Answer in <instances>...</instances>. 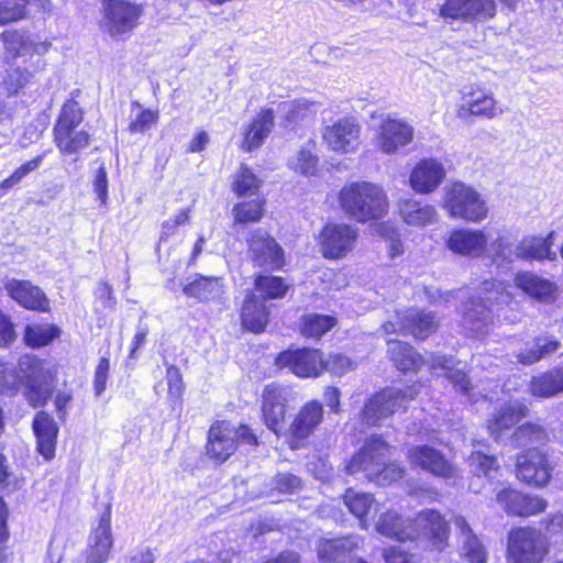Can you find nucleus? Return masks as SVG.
Returning a JSON list of instances; mask_svg holds the SVG:
<instances>
[{
	"mask_svg": "<svg viewBox=\"0 0 563 563\" xmlns=\"http://www.w3.org/2000/svg\"><path fill=\"white\" fill-rule=\"evenodd\" d=\"M488 238L479 229H456L453 230L445 241V246L452 253L468 257L478 258L486 254Z\"/></svg>",
	"mask_w": 563,
	"mask_h": 563,
	"instance_id": "obj_17",
	"label": "nucleus"
},
{
	"mask_svg": "<svg viewBox=\"0 0 563 563\" xmlns=\"http://www.w3.org/2000/svg\"><path fill=\"white\" fill-rule=\"evenodd\" d=\"M82 120L78 102L68 100L64 103L54 126V142L60 153L74 154L89 144L88 132L80 128Z\"/></svg>",
	"mask_w": 563,
	"mask_h": 563,
	"instance_id": "obj_4",
	"label": "nucleus"
},
{
	"mask_svg": "<svg viewBox=\"0 0 563 563\" xmlns=\"http://www.w3.org/2000/svg\"><path fill=\"white\" fill-rule=\"evenodd\" d=\"M516 285L527 295L537 298L540 301H550L554 299L555 285L548 279L541 278L532 273H521L516 277Z\"/></svg>",
	"mask_w": 563,
	"mask_h": 563,
	"instance_id": "obj_40",
	"label": "nucleus"
},
{
	"mask_svg": "<svg viewBox=\"0 0 563 563\" xmlns=\"http://www.w3.org/2000/svg\"><path fill=\"white\" fill-rule=\"evenodd\" d=\"M249 247L251 257L257 266L272 271L283 266V249L266 232L262 230L254 231L249 240Z\"/></svg>",
	"mask_w": 563,
	"mask_h": 563,
	"instance_id": "obj_20",
	"label": "nucleus"
},
{
	"mask_svg": "<svg viewBox=\"0 0 563 563\" xmlns=\"http://www.w3.org/2000/svg\"><path fill=\"white\" fill-rule=\"evenodd\" d=\"M388 354L395 366L401 372L416 369L420 362V355L412 346L397 340L388 341Z\"/></svg>",
	"mask_w": 563,
	"mask_h": 563,
	"instance_id": "obj_44",
	"label": "nucleus"
},
{
	"mask_svg": "<svg viewBox=\"0 0 563 563\" xmlns=\"http://www.w3.org/2000/svg\"><path fill=\"white\" fill-rule=\"evenodd\" d=\"M342 210L358 222L377 220L387 214L388 199L385 191L368 181L344 186L339 194Z\"/></svg>",
	"mask_w": 563,
	"mask_h": 563,
	"instance_id": "obj_3",
	"label": "nucleus"
},
{
	"mask_svg": "<svg viewBox=\"0 0 563 563\" xmlns=\"http://www.w3.org/2000/svg\"><path fill=\"white\" fill-rule=\"evenodd\" d=\"M44 156L45 153L37 155L33 159L18 167L8 178L3 179L0 184V196H2V191H7L13 188L30 173L36 170L42 165Z\"/></svg>",
	"mask_w": 563,
	"mask_h": 563,
	"instance_id": "obj_54",
	"label": "nucleus"
},
{
	"mask_svg": "<svg viewBox=\"0 0 563 563\" xmlns=\"http://www.w3.org/2000/svg\"><path fill=\"white\" fill-rule=\"evenodd\" d=\"M398 211L402 221L410 227L423 228L438 222L439 213L434 206L415 198L400 199Z\"/></svg>",
	"mask_w": 563,
	"mask_h": 563,
	"instance_id": "obj_28",
	"label": "nucleus"
},
{
	"mask_svg": "<svg viewBox=\"0 0 563 563\" xmlns=\"http://www.w3.org/2000/svg\"><path fill=\"white\" fill-rule=\"evenodd\" d=\"M402 329L417 339H426L435 331L438 322L435 316L418 309H409L401 322Z\"/></svg>",
	"mask_w": 563,
	"mask_h": 563,
	"instance_id": "obj_38",
	"label": "nucleus"
},
{
	"mask_svg": "<svg viewBox=\"0 0 563 563\" xmlns=\"http://www.w3.org/2000/svg\"><path fill=\"white\" fill-rule=\"evenodd\" d=\"M4 289L13 300L26 309L43 312L49 310L46 295L29 280L10 279L4 284Z\"/></svg>",
	"mask_w": 563,
	"mask_h": 563,
	"instance_id": "obj_26",
	"label": "nucleus"
},
{
	"mask_svg": "<svg viewBox=\"0 0 563 563\" xmlns=\"http://www.w3.org/2000/svg\"><path fill=\"white\" fill-rule=\"evenodd\" d=\"M528 415L529 408L522 401L514 400L503 405L488 420L489 434L495 441L505 442L511 434L509 431Z\"/></svg>",
	"mask_w": 563,
	"mask_h": 563,
	"instance_id": "obj_18",
	"label": "nucleus"
},
{
	"mask_svg": "<svg viewBox=\"0 0 563 563\" xmlns=\"http://www.w3.org/2000/svg\"><path fill=\"white\" fill-rule=\"evenodd\" d=\"M343 499L349 510L361 520L362 528H366L367 525L364 521V518L368 515L374 505L373 496L371 494L358 493L350 488L345 492Z\"/></svg>",
	"mask_w": 563,
	"mask_h": 563,
	"instance_id": "obj_46",
	"label": "nucleus"
},
{
	"mask_svg": "<svg viewBox=\"0 0 563 563\" xmlns=\"http://www.w3.org/2000/svg\"><path fill=\"white\" fill-rule=\"evenodd\" d=\"M255 286L269 298L284 297L287 291V286L277 276L260 275L255 280Z\"/></svg>",
	"mask_w": 563,
	"mask_h": 563,
	"instance_id": "obj_62",
	"label": "nucleus"
},
{
	"mask_svg": "<svg viewBox=\"0 0 563 563\" xmlns=\"http://www.w3.org/2000/svg\"><path fill=\"white\" fill-rule=\"evenodd\" d=\"M468 465L471 472L477 477L483 475L490 478L493 473L498 471L496 459L481 452H473L468 456Z\"/></svg>",
	"mask_w": 563,
	"mask_h": 563,
	"instance_id": "obj_56",
	"label": "nucleus"
},
{
	"mask_svg": "<svg viewBox=\"0 0 563 563\" xmlns=\"http://www.w3.org/2000/svg\"><path fill=\"white\" fill-rule=\"evenodd\" d=\"M453 525L459 531L461 553L471 563H486L487 554L478 538L473 533L468 522L463 516H454Z\"/></svg>",
	"mask_w": 563,
	"mask_h": 563,
	"instance_id": "obj_32",
	"label": "nucleus"
},
{
	"mask_svg": "<svg viewBox=\"0 0 563 563\" xmlns=\"http://www.w3.org/2000/svg\"><path fill=\"white\" fill-rule=\"evenodd\" d=\"M357 230L345 223H329L319 234L321 253L325 258H342L350 253L357 241Z\"/></svg>",
	"mask_w": 563,
	"mask_h": 563,
	"instance_id": "obj_10",
	"label": "nucleus"
},
{
	"mask_svg": "<svg viewBox=\"0 0 563 563\" xmlns=\"http://www.w3.org/2000/svg\"><path fill=\"white\" fill-rule=\"evenodd\" d=\"M166 379L168 385V399L170 406L175 409L181 404L184 383L179 368L174 365L167 367Z\"/></svg>",
	"mask_w": 563,
	"mask_h": 563,
	"instance_id": "obj_59",
	"label": "nucleus"
},
{
	"mask_svg": "<svg viewBox=\"0 0 563 563\" xmlns=\"http://www.w3.org/2000/svg\"><path fill=\"white\" fill-rule=\"evenodd\" d=\"M529 388L533 397L551 398L558 396L550 369L533 376L530 380Z\"/></svg>",
	"mask_w": 563,
	"mask_h": 563,
	"instance_id": "obj_58",
	"label": "nucleus"
},
{
	"mask_svg": "<svg viewBox=\"0 0 563 563\" xmlns=\"http://www.w3.org/2000/svg\"><path fill=\"white\" fill-rule=\"evenodd\" d=\"M428 362L432 369L439 368L444 371V375L457 390L465 395L468 394L471 389L470 379L463 368L457 367L452 358L445 355L433 354Z\"/></svg>",
	"mask_w": 563,
	"mask_h": 563,
	"instance_id": "obj_42",
	"label": "nucleus"
},
{
	"mask_svg": "<svg viewBox=\"0 0 563 563\" xmlns=\"http://www.w3.org/2000/svg\"><path fill=\"white\" fill-rule=\"evenodd\" d=\"M405 470L396 463L383 464L375 471V475L371 476L368 481L374 482L379 486H388L404 477Z\"/></svg>",
	"mask_w": 563,
	"mask_h": 563,
	"instance_id": "obj_60",
	"label": "nucleus"
},
{
	"mask_svg": "<svg viewBox=\"0 0 563 563\" xmlns=\"http://www.w3.org/2000/svg\"><path fill=\"white\" fill-rule=\"evenodd\" d=\"M314 144L309 142L290 161L289 166L296 173L305 176L314 175L318 167V157L313 153Z\"/></svg>",
	"mask_w": 563,
	"mask_h": 563,
	"instance_id": "obj_49",
	"label": "nucleus"
},
{
	"mask_svg": "<svg viewBox=\"0 0 563 563\" xmlns=\"http://www.w3.org/2000/svg\"><path fill=\"white\" fill-rule=\"evenodd\" d=\"M323 418V407L317 400L308 401L298 411L289 427V433L300 440L307 439L320 424Z\"/></svg>",
	"mask_w": 563,
	"mask_h": 563,
	"instance_id": "obj_31",
	"label": "nucleus"
},
{
	"mask_svg": "<svg viewBox=\"0 0 563 563\" xmlns=\"http://www.w3.org/2000/svg\"><path fill=\"white\" fill-rule=\"evenodd\" d=\"M416 386L405 388L389 387L373 395L364 405L362 419L368 426L378 424L415 399L418 395Z\"/></svg>",
	"mask_w": 563,
	"mask_h": 563,
	"instance_id": "obj_7",
	"label": "nucleus"
},
{
	"mask_svg": "<svg viewBox=\"0 0 563 563\" xmlns=\"http://www.w3.org/2000/svg\"><path fill=\"white\" fill-rule=\"evenodd\" d=\"M265 199L257 196L251 201H243L232 209L235 223L258 222L263 217Z\"/></svg>",
	"mask_w": 563,
	"mask_h": 563,
	"instance_id": "obj_47",
	"label": "nucleus"
},
{
	"mask_svg": "<svg viewBox=\"0 0 563 563\" xmlns=\"http://www.w3.org/2000/svg\"><path fill=\"white\" fill-rule=\"evenodd\" d=\"M553 467L547 453L536 448L517 457V477L536 487H543L549 483Z\"/></svg>",
	"mask_w": 563,
	"mask_h": 563,
	"instance_id": "obj_13",
	"label": "nucleus"
},
{
	"mask_svg": "<svg viewBox=\"0 0 563 563\" xmlns=\"http://www.w3.org/2000/svg\"><path fill=\"white\" fill-rule=\"evenodd\" d=\"M131 107L133 109H140V112L135 115V118H131L128 126L130 133H145L157 123L159 118L158 111L142 109V106L139 101H133Z\"/></svg>",
	"mask_w": 563,
	"mask_h": 563,
	"instance_id": "obj_50",
	"label": "nucleus"
},
{
	"mask_svg": "<svg viewBox=\"0 0 563 563\" xmlns=\"http://www.w3.org/2000/svg\"><path fill=\"white\" fill-rule=\"evenodd\" d=\"M483 292L485 297L471 300L464 309L462 325L472 335H481L493 321V310L488 302H501L508 298V294L500 283L484 282Z\"/></svg>",
	"mask_w": 563,
	"mask_h": 563,
	"instance_id": "obj_6",
	"label": "nucleus"
},
{
	"mask_svg": "<svg viewBox=\"0 0 563 563\" xmlns=\"http://www.w3.org/2000/svg\"><path fill=\"white\" fill-rule=\"evenodd\" d=\"M262 398L264 423L269 430L278 434L285 422L287 402L285 391L276 385H268L265 387Z\"/></svg>",
	"mask_w": 563,
	"mask_h": 563,
	"instance_id": "obj_24",
	"label": "nucleus"
},
{
	"mask_svg": "<svg viewBox=\"0 0 563 563\" xmlns=\"http://www.w3.org/2000/svg\"><path fill=\"white\" fill-rule=\"evenodd\" d=\"M486 254L498 265L520 260V242L516 243L508 234H498L487 245Z\"/></svg>",
	"mask_w": 563,
	"mask_h": 563,
	"instance_id": "obj_41",
	"label": "nucleus"
},
{
	"mask_svg": "<svg viewBox=\"0 0 563 563\" xmlns=\"http://www.w3.org/2000/svg\"><path fill=\"white\" fill-rule=\"evenodd\" d=\"M241 321L243 327L250 331H263L268 322L265 300L254 294H249L242 306Z\"/></svg>",
	"mask_w": 563,
	"mask_h": 563,
	"instance_id": "obj_36",
	"label": "nucleus"
},
{
	"mask_svg": "<svg viewBox=\"0 0 563 563\" xmlns=\"http://www.w3.org/2000/svg\"><path fill=\"white\" fill-rule=\"evenodd\" d=\"M376 531L401 542L420 537L428 538L439 550L444 547L449 538L446 521L438 511L430 509L421 511L415 520L405 519L396 511L388 510L379 516Z\"/></svg>",
	"mask_w": 563,
	"mask_h": 563,
	"instance_id": "obj_2",
	"label": "nucleus"
},
{
	"mask_svg": "<svg viewBox=\"0 0 563 563\" xmlns=\"http://www.w3.org/2000/svg\"><path fill=\"white\" fill-rule=\"evenodd\" d=\"M280 367H288L299 377H317L324 371V360L318 350L285 351L277 357Z\"/></svg>",
	"mask_w": 563,
	"mask_h": 563,
	"instance_id": "obj_15",
	"label": "nucleus"
},
{
	"mask_svg": "<svg viewBox=\"0 0 563 563\" xmlns=\"http://www.w3.org/2000/svg\"><path fill=\"white\" fill-rule=\"evenodd\" d=\"M389 453V445L382 437L373 435L368 438L363 446L351 457L345 466L346 472L351 475L362 472L369 479L375 475Z\"/></svg>",
	"mask_w": 563,
	"mask_h": 563,
	"instance_id": "obj_12",
	"label": "nucleus"
},
{
	"mask_svg": "<svg viewBox=\"0 0 563 563\" xmlns=\"http://www.w3.org/2000/svg\"><path fill=\"white\" fill-rule=\"evenodd\" d=\"M443 209L450 217L470 222H479L488 216V207L482 195L461 181L445 188Z\"/></svg>",
	"mask_w": 563,
	"mask_h": 563,
	"instance_id": "obj_5",
	"label": "nucleus"
},
{
	"mask_svg": "<svg viewBox=\"0 0 563 563\" xmlns=\"http://www.w3.org/2000/svg\"><path fill=\"white\" fill-rule=\"evenodd\" d=\"M408 457L411 464L432 473L444 479L459 477L457 470L437 449L428 445H418L409 451Z\"/></svg>",
	"mask_w": 563,
	"mask_h": 563,
	"instance_id": "obj_21",
	"label": "nucleus"
},
{
	"mask_svg": "<svg viewBox=\"0 0 563 563\" xmlns=\"http://www.w3.org/2000/svg\"><path fill=\"white\" fill-rule=\"evenodd\" d=\"M445 177V169L437 159H422L411 170L409 183L418 194L434 191Z\"/></svg>",
	"mask_w": 563,
	"mask_h": 563,
	"instance_id": "obj_25",
	"label": "nucleus"
},
{
	"mask_svg": "<svg viewBox=\"0 0 563 563\" xmlns=\"http://www.w3.org/2000/svg\"><path fill=\"white\" fill-rule=\"evenodd\" d=\"M321 103L306 98L283 102L279 104L286 128H292L300 122L311 119L320 108Z\"/></svg>",
	"mask_w": 563,
	"mask_h": 563,
	"instance_id": "obj_39",
	"label": "nucleus"
},
{
	"mask_svg": "<svg viewBox=\"0 0 563 563\" xmlns=\"http://www.w3.org/2000/svg\"><path fill=\"white\" fill-rule=\"evenodd\" d=\"M44 156L45 153L37 155L33 159L18 167L8 178L3 179L0 184V196H2V191H7L13 188L30 173L36 170L42 165Z\"/></svg>",
	"mask_w": 563,
	"mask_h": 563,
	"instance_id": "obj_52",
	"label": "nucleus"
},
{
	"mask_svg": "<svg viewBox=\"0 0 563 563\" xmlns=\"http://www.w3.org/2000/svg\"><path fill=\"white\" fill-rule=\"evenodd\" d=\"M503 112L493 91L474 86L463 92L461 104L457 108L460 119H466L470 115L494 119Z\"/></svg>",
	"mask_w": 563,
	"mask_h": 563,
	"instance_id": "obj_14",
	"label": "nucleus"
},
{
	"mask_svg": "<svg viewBox=\"0 0 563 563\" xmlns=\"http://www.w3.org/2000/svg\"><path fill=\"white\" fill-rule=\"evenodd\" d=\"M334 325V319L322 314H308L303 318L301 332L307 338H320Z\"/></svg>",
	"mask_w": 563,
	"mask_h": 563,
	"instance_id": "obj_51",
	"label": "nucleus"
},
{
	"mask_svg": "<svg viewBox=\"0 0 563 563\" xmlns=\"http://www.w3.org/2000/svg\"><path fill=\"white\" fill-rule=\"evenodd\" d=\"M548 553L547 538L537 529L518 528L508 536L510 563H541Z\"/></svg>",
	"mask_w": 563,
	"mask_h": 563,
	"instance_id": "obj_8",
	"label": "nucleus"
},
{
	"mask_svg": "<svg viewBox=\"0 0 563 563\" xmlns=\"http://www.w3.org/2000/svg\"><path fill=\"white\" fill-rule=\"evenodd\" d=\"M357 547L358 538L354 536L325 539L318 545V558L323 563H346Z\"/></svg>",
	"mask_w": 563,
	"mask_h": 563,
	"instance_id": "obj_30",
	"label": "nucleus"
},
{
	"mask_svg": "<svg viewBox=\"0 0 563 563\" xmlns=\"http://www.w3.org/2000/svg\"><path fill=\"white\" fill-rule=\"evenodd\" d=\"M56 367L53 363L34 355L19 358L16 368L0 363V393L14 395L24 387V396L34 407L44 406L55 388Z\"/></svg>",
	"mask_w": 563,
	"mask_h": 563,
	"instance_id": "obj_1",
	"label": "nucleus"
},
{
	"mask_svg": "<svg viewBox=\"0 0 563 563\" xmlns=\"http://www.w3.org/2000/svg\"><path fill=\"white\" fill-rule=\"evenodd\" d=\"M560 347V342L553 336L540 335L534 338L531 342L526 343V346L518 349L515 356L518 362L523 365H531L539 362L541 358L551 355Z\"/></svg>",
	"mask_w": 563,
	"mask_h": 563,
	"instance_id": "obj_34",
	"label": "nucleus"
},
{
	"mask_svg": "<svg viewBox=\"0 0 563 563\" xmlns=\"http://www.w3.org/2000/svg\"><path fill=\"white\" fill-rule=\"evenodd\" d=\"M361 126L350 118L338 120L323 131V141L328 148L338 153L354 152L360 143Z\"/></svg>",
	"mask_w": 563,
	"mask_h": 563,
	"instance_id": "obj_16",
	"label": "nucleus"
},
{
	"mask_svg": "<svg viewBox=\"0 0 563 563\" xmlns=\"http://www.w3.org/2000/svg\"><path fill=\"white\" fill-rule=\"evenodd\" d=\"M102 26L117 36L132 31L142 14V8L129 0H104Z\"/></svg>",
	"mask_w": 563,
	"mask_h": 563,
	"instance_id": "obj_9",
	"label": "nucleus"
},
{
	"mask_svg": "<svg viewBox=\"0 0 563 563\" xmlns=\"http://www.w3.org/2000/svg\"><path fill=\"white\" fill-rule=\"evenodd\" d=\"M44 156L45 153L37 155L33 159L18 167L8 178L3 179L0 184V196H2V191H7L13 188L30 173L36 170L42 165Z\"/></svg>",
	"mask_w": 563,
	"mask_h": 563,
	"instance_id": "obj_55",
	"label": "nucleus"
},
{
	"mask_svg": "<svg viewBox=\"0 0 563 563\" xmlns=\"http://www.w3.org/2000/svg\"><path fill=\"white\" fill-rule=\"evenodd\" d=\"M258 188L260 180L246 166H242L241 173L233 185L234 192L240 197L253 196L256 195Z\"/></svg>",
	"mask_w": 563,
	"mask_h": 563,
	"instance_id": "obj_61",
	"label": "nucleus"
},
{
	"mask_svg": "<svg viewBox=\"0 0 563 563\" xmlns=\"http://www.w3.org/2000/svg\"><path fill=\"white\" fill-rule=\"evenodd\" d=\"M472 2L473 0H445L439 14L444 20L472 23Z\"/></svg>",
	"mask_w": 563,
	"mask_h": 563,
	"instance_id": "obj_48",
	"label": "nucleus"
},
{
	"mask_svg": "<svg viewBox=\"0 0 563 563\" xmlns=\"http://www.w3.org/2000/svg\"><path fill=\"white\" fill-rule=\"evenodd\" d=\"M271 485V489L279 494H296L301 488V479L291 473H278Z\"/></svg>",
	"mask_w": 563,
	"mask_h": 563,
	"instance_id": "obj_63",
	"label": "nucleus"
},
{
	"mask_svg": "<svg viewBox=\"0 0 563 563\" xmlns=\"http://www.w3.org/2000/svg\"><path fill=\"white\" fill-rule=\"evenodd\" d=\"M548 440L544 427L538 423L526 422L518 426L509 435L508 441L514 448H528L543 444Z\"/></svg>",
	"mask_w": 563,
	"mask_h": 563,
	"instance_id": "obj_43",
	"label": "nucleus"
},
{
	"mask_svg": "<svg viewBox=\"0 0 563 563\" xmlns=\"http://www.w3.org/2000/svg\"><path fill=\"white\" fill-rule=\"evenodd\" d=\"M274 126L272 109L262 110L244 132L243 148L251 152L260 147Z\"/></svg>",
	"mask_w": 563,
	"mask_h": 563,
	"instance_id": "obj_35",
	"label": "nucleus"
},
{
	"mask_svg": "<svg viewBox=\"0 0 563 563\" xmlns=\"http://www.w3.org/2000/svg\"><path fill=\"white\" fill-rule=\"evenodd\" d=\"M183 292L187 297L199 301H212L222 297L224 286L220 278L195 275L191 280L184 285Z\"/></svg>",
	"mask_w": 563,
	"mask_h": 563,
	"instance_id": "obj_33",
	"label": "nucleus"
},
{
	"mask_svg": "<svg viewBox=\"0 0 563 563\" xmlns=\"http://www.w3.org/2000/svg\"><path fill=\"white\" fill-rule=\"evenodd\" d=\"M415 129L405 120L387 117L379 123L374 143L384 154H395L413 141Z\"/></svg>",
	"mask_w": 563,
	"mask_h": 563,
	"instance_id": "obj_11",
	"label": "nucleus"
},
{
	"mask_svg": "<svg viewBox=\"0 0 563 563\" xmlns=\"http://www.w3.org/2000/svg\"><path fill=\"white\" fill-rule=\"evenodd\" d=\"M33 430L36 437L38 453L45 460H52L55 456L56 438L58 427L54 419L44 411H38L33 420Z\"/></svg>",
	"mask_w": 563,
	"mask_h": 563,
	"instance_id": "obj_29",
	"label": "nucleus"
},
{
	"mask_svg": "<svg viewBox=\"0 0 563 563\" xmlns=\"http://www.w3.org/2000/svg\"><path fill=\"white\" fill-rule=\"evenodd\" d=\"M44 156L45 153L37 155L33 159L18 167L8 178L3 179L0 184V196H2V191H7L13 188L30 173L36 170L42 165Z\"/></svg>",
	"mask_w": 563,
	"mask_h": 563,
	"instance_id": "obj_53",
	"label": "nucleus"
},
{
	"mask_svg": "<svg viewBox=\"0 0 563 563\" xmlns=\"http://www.w3.org/2000/svg\"><path fill=\"white\" fill-rule=\"evenodd\" d=\"M235 428L220 421L211 426L208 434L207 454L218 462L227 461L236 450Z\"/></svg>",
	"mask_w": 563,
	"mask_h": 563,
	"instance_id": "obj_23",
	"label": "nucleus"
},
{
	"mask_svg": "<svg viewBox=\"0 0 563 563\" xmlns=\"http://www.w3.org/2000/svg\"><path fill=\"white\" fill-rule=\"evenodd\" d=\"M554 232L547 238L528 235L520 241V260H550L556 258V253L551 250Z\"/></svg>",
	"mask_w": 563,
	"mask_h": 563,
	"instance_id": "obj_37",
	"label": "nucleus"
},
{
	"mask_svg": "<svg viewBox=\"0 0 563 563\" xmlns=\"http://www.w3.org/2000/svg\"><path fill=\"white\" fill-rule=\"evenodd\" d=\"M2 40L5 54L12 59L32 54L43 55L51 46L48 42L37 41L34 36L16 30L3 32Z\"/></svg>",
	"mask_w": 563,
	"mask_h": 563,
	"instance_id": "obj_27",
	"label": "nucleus"
},
{
	"mask_svg": "<svg viewBox=\"0 0 563 563\" xmlns=\"http://www.w3.org/2000/svg\"><path fill=\"white\" fill-rule=\"evenodd\" d=\"M496 503L508 515L528 517L545 510L547 501L538 496L527 495L506 487L496 494Z\"/></svg>",
	"mask_w": 563,
	"mask_h": 563,
	"instance_id": "obj_19",
	"label": "nucleus"
},
{
	"mask_svg": "<svg viewBox=\"0 0 563 563\" xmlns=\"http://www.w3.org/2000/svg\"><path fill=\"white\" fill-rule=\"evenodd\" d=\"M497 4L495 0H473L472 23H484L496 15Z\"/></svg>",
	"mask_w": 563,
	"mask_h": 563,
	"instance_id": "obj_64",
	"label": "nucleus"
},
{
	"mask_svg": "<svg viewBox=\"0 0 563 563\" xmlns=\"http://www.w3.org/2000/svg\"><path fill=\"white\" fill-rule=\"evenodd\" d=\"M60 335V329L54 324H29L24 329L23 341L32 347L38 349L48 345Z\"/></svg>",
	"mask_w": 563,
	"mask_h": 563,
	"instance_id": "obj_45",
	"label": "nucleus"
},
{
	"mask_svg": "<svg viewBox=\"0 0 563 563\" xmlns=\"http://www.w3.org/2000/svg\"><path fill=\"white\" fill-rule=\"evenodd\" d=\"M112 544L111 507L108 505L99 519L98 526L92 530L89 537L86 563H106L109 559Z\"/></svg>",
	"mask_w": 563,
	"mask_h": 563,
	"instance_id": "obj_22",
	"label": "nucleus"
},
{
	"mask_svg": "<svg viewBox=\"0 0 563 563\" xmlns=\"http://www.w3.org/2000/svg\"><path fill=\"white\" fill-rule=\"evenodd\" d=\"M31 0H0V24L23 19L26 14V4Z\"/></svg>",
	"mask_w": 563,
	"mask_h": 563,
	"instance_id": "obj_57",
	"label": "nucleus"
}]
</instances>
